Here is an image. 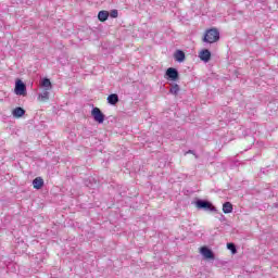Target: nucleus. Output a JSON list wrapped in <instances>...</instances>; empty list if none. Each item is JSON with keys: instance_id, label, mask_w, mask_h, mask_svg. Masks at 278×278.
Wrapping results in <instances>:
<instances>
[{"instance_id": "nucleus-15", "label": "nucleus", "mask_w": 278, "mask_h": 278, "mask_svg": "<svg viewBox=\"0 0 278 278\" xmlns=\"http://www.w3.org/2000/svg\"><path fill=\"white\" fill-rule=\"evenodd\" d=\"M40 86H42L45 90H51V88H53V86L51 85V79L49 78H43L40 83Z\"/></svg>"}, {"instance_id": "nucleus-21", "label": "nucleus", "mask_w": 278, "mask_h": 278, "mask_svg": "<svg viewBox=\"0 0 278 278\" xmlns=\"http://www.w3.org/2000/svg\"><path fill=\"white\" fill-rule=\"evenodd\" d=\"M187 153H191V154L194 155L195 157H199V155H197V154L194 153V150H189Z\"/></svg>"}, {"instance_id": "nucleus-5", "label": "nucleus", "mask_w": 278, "mask_h": 278, "mask_svg": "<svg viewBox=\"0 0 278 278\" xmlns=\"http://www.w3.org/2000/svg\"><path fill=\"white\" fill-rule=\"evenodd\" d=\"M200 253L205 260H215L214 252L207 247H202Z\"/></svg>"}, {"instance_id": "nucleus-20", "label": "nucleus", "mask_w": 278, "mask_h": 278, "mask_svg": "<svg viewBox=\"0 0 278 278\" xmlns=\"http://www.w3.org/2000/svg\"><path fill=\"white\" fill-rule=\"evenodd\" d=\"M219 220H220V223H225V220H226L225 215L220 214Z\"/></svg>"}, {"instance_id": "nucleus-12", "label": "nucleus", "mask_w": 278, "mask_h": 278, "mask_svg": "<svg viewBox=\"0 0 278 278\" xmlns=\"http://www.w3.org/2000/svg\"><path fill=\"white\" fill-rule=\"evenodd\" d=\"M49 100V89H45L41 93L38 94V101L47 103Z\"/></svg>"}, {"instance_id": "nucleus-1", "label": "nucleus", "mask_w": 278, "mask_h": 278, "mask_svg": "<svg viewBox=\"0 0 278 278\" xmlns=\"http://www.w3.org/2000/svg\"><path fill=\"white\" fill-rule=\"evenodd\" d=\"M195 207L198 210H204V212H218L216 210V206H214V204H212V202H210L207 200L198 199L195 201Z\"/></svg>"}, {"instance_id": "nucleus-22", "label": "nucleus", "mask_w": 278, "mask_h": 278, "mask_svg": "<svg viewBox=\"0 0 278 278\" xmlns=\"http://www.w3.org/2000/svg\"><path fill=\"white\" fill-rule=\"evenodd\" d=\"M275 207H278V204H275Z\"/></svg>"}, {"instance_id": "nucleus-11", "label": "nucleus", "mask_w": 278, "mask_h": 278, "mask_svg": "<svg viewBox=\"0 0 278 278\" xmlns=\"http://www.w3.org/2000/svg\"><path fill=\"white\" fill-rule=\"evenodd\" d=\"M108 18H110V12L100 11L98 13V20L100 21V23H105V21H108Z\"/></svg>"}, {"instance_id": "nucleus-10", "label": "nucleus", "mask_w": 278, "mask_h": 278, "mask_svg": "<svg viewBox=\"0 0 278 278\" xmlns=\"http://www.w3.org/2000/svg\"><path fill=\"white\" fill-rule=\"evenodd\" d=\"M174 58L176 60V62H185L186 60V52H184L182 50H177L174 54Z\"/></svg>"}, {"instance_id": "nucleus-3", "label": "nucleus", "mask_w": 278, "mask_h": 278, "mask_svg": "<svg viewBox=\"0 0 278 278\" xmlns=\"http://www.w3.org/2000/svg\"><path fill=\"white\" fill-rule=\"evenodd\" d=\"M91 116L93 121H96V123H99V125L103 124V122L105 121V114H103L101 109L97 106L91 110Z\"/></svg>"}, {"instance_id": "nucleus-19", "label": "nucleus", "mask_w": 278, "mask_h": 278, "mask_svg": "<svg viewBox=\"0 0 278 278\" xmlns=\"http://www.w3.org/2000/svg\"><path fill=\"white\" fill-rule=\"evenodd\" d=\"M109 16H111V18H118V10L114 9L109 13Z\"/></svg>"}, {"instance_id": "nucleus-7", "label": "nucleus", "mask_w": 278, "mask_h": 278, "mask_svg": "<svg viewBox=\"0 0 278 278\" xmlns=\"http://www.w3.org/2000/svg\"><path fill=\"white\" fill-rule=\"evenodd\" d=\"M199 58L202 62H210L212 60V52H210L207 49H204L200 51Z\"/></svg>"}, {"instance_id": "nucleus-17", "label": "nucleus", "mask_w": 278, "mask_h": 278, "mask_svg": "<svg viewBox=\"0 0 278 278\" xmlns=\"http://www.w3.org/2000/svg\"><path fill=\"white\" fill-rule=\"evenodd\" d=\"M179 90H180L179 85L174 84L170 87L169 92H170V94H174L175 97H177L179 94Z\"/></svg>"}, {"instance_id": "nucleus-14", "label": "nucleus", "mask_w": 278, "mask_h": 278, "mask_svg": "<svg viewBox=\"0 0 278 278\" xmlns=\"http://www.w3.org/2000/svg\"><path fill=\"white\" fill-rule=\"evenodd\" d=\"M223 212L224 214H231L233 212V204L231 202H225L223 204Z\"/></svg>"}, {"instance_id": "nucleus-18", "label": "nucleus", "mask_w": 278, "mask_h": 278, "mask_svg": "<svg viewBox=\"0 0 278 278\" xmlns=\"http://www.w3.org/2000/svg\"><path fill=\"white\" fill-rule=\"evenodd\" d=\"M227 249H228V251H231V253L233 255H236V253H238V249L236 248V243H227Z\"/></svg>"}, {"instance_id": "nucleus-6", "label": "nucleus", "mask_w": 278, "mask_h": 278, "mask_svg": "<svg viewBox=\"0 0 278 278\" xmlns=\"http://www.w3.org/2000/svg\"><path fill=\"white\" fill-rule=\"evenodd\" d=\"M218 40H220V36H203L202 37V42H204L206 47L207 45H214V42H218Z\"/></svg>"}, {"instance_id": "nucleus-8", "label": "nucleus", "mask_w": 278, "mask_h": 278, "mask_svg": "<svg viewBox=\"0 0 278 278\" xmlns=\"http://www.w3.org/2000/svg\"><path fill=\"white\" fill-rule=\"evenodd\" d=\"M42 186H45V180L42 179V177H36L33 180V187L35 188V190H40Z\"/></svg>"}, {"instance_id": "nucleus-13", "label": "nucleus", "mask_w": 278, "mask_h": 278, "mask_svg": "<svg viewBox=\"0 0 278 278\" xmlns=\"http://www.w3.org/2000/svg\"><path fill=\"white\" fill-rule=\"evenodd\" d=\"M108 103L110 105H116V103H118L119 99H118V94L116 93H111L108 99H106Z\"/></svg>"}, {"instance_id": "nucleus-4", "label": "nucleus", "mask_w": 278, "mask_h": 278, "mask_svg": "<svg viewBox=\"0 0 278 278\" xmlns=\"http://www.w3.org/2000/svg\"><path fill=\"white\" fill-rule=\"evenodd\" d=\"M165 79L169 81H179V71L175 67H168L165 72Z\"/></svg>"}, {"instance_id": "nucleus-2", "label": "nucleus", "mask_w": 278, "mask_h": 278, "mask_svg": "<svg viewBox=\"0 0 278 278\" xmlns=\"http://www.w3.org/2000/svg\"><path fill=\"white\" fill-rule=\"evenodd\" d=\"M14 93L17 94L18 97H26L27 96V85H25V83H23V80L17 79L15 81Z\"/></svg>"}, {"instance_id": "nucleus-16", "label": "nucleus", "mask_w": 278, "mask_h": 278, "mask_svg": "<svg viewBox=\"0 0 278 278\" xmlns=\"http://www.w3.org/2000/svg\"><path fill=\"white\" fill-rule=\"evenodd\" d=\"M204 36H220V31H218V28H210L206 29Z\"/></svg>"}, {"instance_id": "nucleus-9", "label": "nucleus", "mask_w": 278, "mask_h": 278, "mask_svg": "<svg viewBox=\"0 0 278 278\" xmlns=\"http://www.w3.org/2000/svg\"><path fill=\"white\" fill-rule=\"evenodd\" d=\"M14 118H21L25 116V109L17 106L12 111Z\"/></svg>"}]
</instances>
